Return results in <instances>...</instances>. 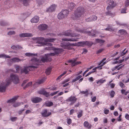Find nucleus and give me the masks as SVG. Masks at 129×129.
Masks as SVG:
<instances>
[{"label": "nucleus", "mask_w": 129, "mask_h": 129, "mask_svg": "<svg viewBox=\"0 0 129 129\" xmlns=\"http://www.w3.org/2000/svg\"><path fill=\"white\" fill-rule=\"evenodd\" d=\"M12 81L15 84L19 83V80L18 76L13 74H11L10 75V78L7 79L5 83L3 82L0 85V92H5L6 87L9 85Z\"/></svg>", "instance_id": "nucleus-1"}, {"label": "nucleus", "mask_w": 129, "mask_h": 129, "mask_svg": "<svg viewBox=\"0 0 129 129\" xmlns=\"http://www.w3.org/2000/svg\"><path fill=\"white\" fill-rule=\"evenodd\" d=\"M85 13L84 9L82 7H78L75 11L72 17L73 19H79L81 17H82Z\"/></svg>", "instance_id": "nucleus-2"}, {"label": "nucleus", "mask_w": 129, "mask_h": 129, "mask_svg": "<svg viewBox=\"0 0 129 129\" xmlns=\"http://www.w3.org/2000/svg\"><path fill=\"white\" fill-rule=\"evenodd\" d=\"M34 39V40L37 41L36 42L37 43L40 44L38 45L39 46L46 45V44L44 42H53L55 39L53 38L45 39L44 38L41 37L36 38H35Z\"/></svg>", "instance_id": "nucleus-3"}, {"label": "nucleus", "mask_w": 129, "mask_h": 129, "mask_svg": "<svg viewBox=\"0 0 129 129\" xmlns=\"http://www.w3.org/2000/svg\"><path fill=\"white\" fill-rule=\"evenodd\" d=\"M37 67L34 66H31L27 67H24L23 69H21V73H24L25 74H27L28 72L30 71H32L34 70L35 68Z\"/></svg>", "instance_id": "nucleus-4"}, {"label": "nucleus", "mask_w": 129, "mask_h": 129, "mask_svg": "<svg viewBox=\"0 0 129 129\" xmlns=\"http://www.w3.org/2000/svg\"><path fill=\"white\" fill-rule=\"evenodd\" d=\"M75 30L81 33L84 34H88L90 36H94L95 35V33L93 34H91V32L90 31H87L84 29H80L78 27H76Z\"/></svg>", "instance_id": "nucleus-5"}, {"label": "nucleus", "mask_w": 129, "mask_h": 129, "mask_svg": "<svg viewBox=\"0 0 129 129\" xmlns=\"http://www.w3.org/2000/svg\"><path fill=\"white\" fill-rule=\"evenodd\" d=\"M77 100L76 96H71L66 99V101L68 102H70V105H72L75 103Z\"/></svg>", "instance_id": "nucleus-6"}, {"label": "nucleus", "mask_w": 129, "mask_h": 129, "mask_svg": "<svg viewBox=\"0 0 129 129\" xmlns=\"http://www.w3.org/2000/svg\"><path fill=\"white\" fill-rule=\"evenodd\" d=\"M41 113L43 117H48L52 114L51 112H48V110L46 109L43 110Z\"/></svg>", "instance_id": "nucleus-7"}, {"label": "nucleus", "mask_w": 129, "mask_h": 129, "mask_svg": "<svg viewBox=\"0 0 129 129\" xmlns=\"http://www.w3.org/2000/svg\"><path fill=\"white\" fill-rule=\"evenodd\" d=\"M63 35L65 36H71L72 37H76L77 36L76 34L72 33V30H71L65 31Z\"/></svg>", "instance_id": "nucleus-8"}, {"label": "nucleus", "mask_w": 129, "mask_h": 129, "mask_svg": "<svg viewBox=\"0 0 129 129\" xmlns=\"http://www.w3.org/2000/svg\"><path fill=\"white\" fill-rule=\"evenodd\" d=\"M54 53H51L49 54V55L50 56H54L56 54L61 53L63 51L62 49L61 48H55L54 49Z\"/></svg>", "instance_id": "nucleus-9"}, {"label": "nucleus", "mask_w": 129, "mask_h": 129, "mask_svg": "<svg viewBox=\"0 0 129 129\" xmlns=\"http://www.w3.org/2000/svg\"><path fill=\"white\" fill-rule=\"evenodd\" d=\"M56 5L54 4L52 5L46 10V12H53L54 11L56 8Z\"/></svg>", "instance_id": "nucleus-10"}, {"label": "nucleus", "mask_w": 129, "mask_h": 129, "mask_svg": "<svg viewBox=\"0 0 129 129\" xmlns=\"http://www.w3.org/2000/svg\"><path fill=\"white\" fill-rule=\"evenodd\" d=\"M97 17L95 16H92L90 17L86 18V21H93L96 20L97 19Z\"/></svg>", "instance_id": "nucleus-11"}, {"label": "nucleus", "mask_w": 129, "mask_h": 129, "mask_svg": "<svg viewBox=\"0 0 129 129\" xmlns=\"http://www.w3.org/2000/svg\"><path fill=\"white\" fill-rule=\"evenodd\" d=\"M38 93L39 94L43 95L47 97L50 95L49 93L47 92L44 90H42L38 91Z\"/></svg>", "instance_id": "nucleus-12"}, {"label": "nucleus", "mask_w": 129, "mask_h": 129, "mask_svg": "<svg viewBox=\"0 0 129 129\" xmlns=\"http://www.w3.org/2000/svg\"><path fill=\"white\" fill-rule=\"evenodd\" d=\"M19 36L20 37H32L33 35L31 33H22L19 35Z\"/></svg>", "instance_id": "nucleus-13"}, {"label": "nucleus", "mask_w": 129, "mask_h": 129, "mask_svg": "<svg viewBox=\"0 0 129 129\" xmlns=\"http://www.w3.org/2000/svg\"><path fill=\"white\" fill-rule=\"evenodd\" d=\"M45 57H42L41 59V60L43 62L48 61L49 60V57L50 56L49 54H45Z\"/></svg>", "instance_id": "nucleus-14"}, {"label": "nucleus", "mask_w": 129, "mask_h": 129, "mask_svg": "<svg viewBox=\"0 0 129 129\" xmlns=\"http://www.w3.org/2000/svg\"><path fill=\"white\" fill-rule=\"evenodd\" d=\"M42 100V99L39 98H33L31 99V101L33 103H37L40 102Z\"/></svg>", "instance_id": "nucleus-15"}, {"label": "nucleus", "mask_w": 129, "mask_h": 129, "mask_svg": "<svg viewBox=\"0 0 129 129\" xmlns=\"http://www.w3.org/2000/svg\"><path fill=\"white\" fill-rule=\"evenodd\" d=\"M78 38H69V39H67V38H63L62 39V41H76L78 40Z\"/></svg>", "instance_id": "nucleus-16"}, {"label": "nucleus", "mask_w": 129, "mask_h": 129, "mask_svg": "<svg viewBox=\"0 0 129 129\" xmlns=\"http://www.w3.org/2000/svg\"><path fill=\"white\" fill-rule=\"evenodd\" d=\"M47 27V25L45 24H42L40 25L38 27V29L40 30H45Z\"/></svg>", "instance_id": "nucleus-17"}, {"label": "nucleus", "mask_w": 129, "mask_h": 129, "mask_svg": "<svg viewBox=\"0 0 129 129\" xmlns=\"http://www.w3.org/2000/svg\"><path fill=\"white\" fill-rule=\"evenodd\" d=\"M39 20V17L38 16H35L31 19L30 21L31 22L37 23L38 22Z\"/></svg>", "instance_id": "nucleus-18"}, {"label": "nucleus", "mask_w": 129, "mask_h": 129, "mask_svg": "<svg viewBox=\"0 0 129 129\" xmlns=\"http://www.w3.org/2000/svg\"><path fill=\"white\" fill-rule=\"evenodd\" d=\"M121 64H120L114 67L111 69V70L112 71H113L116 69H117L118 70H120L122 69L124 66V65H123L122 66H121Z\"/></svg>", "instance_id": "nucleus-19"}, {"label": "nucleus", "mask_w": 129, "mask_h": 129, "mask_svg": "<svg viewBox=\"0 0 129 129\" xmlns=\"http://www.w3.org/2000/svg\"><path fill=\"white\" fill-rule=\"evenodd\" d=\"M83 125L84 127L87 128L88 129L91 128L92 126L91 124H89L88 122L87 121H85L83 123Z\"/></svg>", "instance_id": "nucleus-20"}, {"label": "nucleus", "mask_w": 129, "mask_h": 129, "mask_svg": "<svg viewBox=\"0 0 129 129\" xmlns=\"http://www.w3.org/2000/svg\"><path fill=\"white\" fill-rule=\"evenodd\" d=\"M74 44L75 46H81L82 47L85 46V41H81L76 43Z\"/></svg>", "instance_id": "nucleus-21"}, {"label": "nucleus", "mask_w": 129, "mask_h": 129, "mask_svg": "<svg viewBox=\"0 0 129 129\" xmlns=\"http://www.w3.org/2000/svg\"><path fill=\"white\" fill-rule=\"evenodd\" d=\"M38 61L39 60L37 59V58L33 57L31 59L30 63H32L33 64H37Z\"/></svg>", "instance_id": "nucleus-22"}, {"label": "nucleus", "mask_w": 129, "mask_h": 129, "mask_svg": "<svg viewBox=\"0 0 129 129\" xmlns=\"http://www.w3.org/2000/svg\"><path fill=\"white\" fill-rule=\"evenodd\" d=\"M107 2L109 4V6L115 7L116 5V3L113 1L108 0L107 1Z\"/></svg>", "instance_id": "nucleus-23"}, {"label": "nucleus", "mask_w": 129, "mask_h": 129, "mask_svg": "<svg viewBox=\"0 0 129 129\" xmlns=\"http://www.w3.org/2000/svg\"><path fill=\"white\" fill-rule=\"evenodd\" d=\"M106 59V58H105L103 59L98 64L99 65H100L102 67L106 63H107V61L104 62Z\"/></svg>", "instance_id": "nucleus-24"}, {"label": "nucleus", "mask_w": 129, "mask_h": 129, "mask_svg": "<svg viewBox=\"0 0 129 129\" xmlns=\"http://www.w3.org/2000/svg\"><path fill=\"white\" fill-rule=\"evenodd\" d=\"M106 59V58H105L103 59L98 64L99 65H100L102 67L106 63H107V61L104 62Z\"/></svg>", "instance_id": "nucleus-25"}, {"label": "nucleus", "mask_w": 129, "mask_h": 129, "mask_svg": "<svg viewBox=\"0 0 129 129\" xmlns=\"http://www.w3.org/2000/svg\"><path fill=\"white\" fill-rule=\"evenodd\" d=\"M106 59V58H105L103 59L98 64L99 65H100L102 67L106 63H107V61L104 62Z\"/></svg>", "instance_id": "nucleus-26"}, {"label": "nucleus", "mask_w": 129, "mask_h": 129, "mask_svg": "<svg viewBox=\"0 0 129 129\" xmlns=\"http://www.w3.org/2000/svg\"><path fill=\"white\" fill-rule=\"evenodd\" d=\"M44 105L46 107H51L53 105V103L52 102L50 101H47L45 102Z\"/></svg>", "instance_id": "nucleus-27"}, {"label": "nucleus", "mask_w": 129, "mask_h": 129, "mask_svg": "<svg viewBox=\"0 0 129 129\" xmlns=\"http://www.w3.org/2000/svg\"><path fill=\"white\" fill-rule=\"evenodd\" d=\"M61 12L62 13V14L65 17H67L69 13V11L66 9L61 11Z\"/></svg>", "instance_id": "nucleus-28"}, {"label": "nucleus", "mask_w": 129, "mask_h": 129, "mask_svg": "<svg viewBox=\"0 0 129 129\" xmlns=\"http://www.w3.org/2000/svg\"><path fill=\"white\" fill-rule=\"evenodd\" d=\"M18 97V96L14 97L12 99L8 100L7 102L8 103H11L15 102L17 99Z\"/></svg>", "instance_id": "nucleus-29"}, {"label": "nucleus", "mask_w": 129, "mask_h": 129, "mask_svg": "<svg viewBox=\"0 0 129 129\" xmlns=\"http://www.w3.org/2000/svg\"><path fill=\"white\" fill-rule=\"evenodd\" d=\"M46 78H47L46 77H43L41 79H39L38 80L37 83L39 84L42 83L46 80Z\"/></svg>", "instance_id": "nucleus-30"}, {"label": "nucleus", "mask_w": 129, "mask_h": 129, "mask_svg": "<svg viewBox=\"0 0 129 129\" xmlns=\"http://www.w3.org/2000/svg\"><path fill=\"white\" fill-rule=\"evenodd\" d=\"M68 45H69L67 46L65 49L68 50H71L72 49V48L71 46L73 47L75 46V45L74 43L71 44L69 43V44H68Z\"/></svg>", "instance_id": "nucleus-31"}, {"label": "nucleus", "mask_w": 129, "mask_h": 129, "mask_svg": "<svg viewBox=\"0 0 129 129\" xmlns=\"http://www.w3.org/2000/svg\"><path fill=\"white\" fill-rule=\"evenodd\" d=\"M77 58H73L72 59L68 60V62L69 63H71L72 64V66H73L74 64H75V62L77 60Z\"/></svg>", "instance_id": "nucleus-32"}, {"label": "nucleus", "mask_w": 129, "mask_h": 129, "mask_svg": "<svg viewBox=\"0 0 129 129\" xmlns=\"http://www.w3.org/2000/svg\"><path fill=\"white\" fill-rule=\"evenodd\" d=\"M11 60H12V62H18L19 61H21V60L17 57L13 58H12Z\"/></svg>", "instance_id": "nucleus-33"}, {"label": "nucleus", "mask_w": 129, "mask_h": 129, "mask_svg": "<svg viewBox=\"0 0 129 129\" xmlns=\"http://www.w3.org/2000/svg\"><path fill=\"white\" fill-rule=\"evenodd\" d=\"M68 6L69 9L72 10L75 7V4L73 3H70L68 4Z\"/></svg>", "instance_id": "nucleus-34"}, {"label": "nucleus", "mask_w": 129, "mask_h": 129, "mask_svg": "<svg viewBox=\"0 0 129 129\" xmlns=\"http://www.w3.org/2000/svg\"><path fill=\"white\" fill-rule=\"evenodd\" d=\"M21 2H22L23 5L25 6H27L28 5L29 0H20Z\"/></svg>", "instance_id": "nucleus-35"}, {"label": "nucleus", "mask_w": 129, "mask_h": 129, "mask_svg": "<svg viewBox=\"0 0 129 129\" xmlns=\"http://www.w3.org/2000/svg\"><path fill=\"white\" fill-rule=\"evenodd\" d=\"M68 44H69V42H63L62 43L60 44L61 46L65 49L67 46H68Z\"/></svg>", "instance_id": "nucleus-36"}, {"label": "nucleus", "mask_w": 129, "mask_h": 129, "mask_svg": "<svg viewBox=\"0 0 129 129\" xmlns=\"http://www.w3.org/2000/svg\"><path fill=\"white\" fill-rule=\"evenodd\" d=\"M26 56L29 57L30 56H37V55L36 54L31 53H25Z\"/></svg>", "instance_id": "nucleus-37"}, {"label": "nucleus", "mask_w": 129, "mask_h": 129, "mask_svg": "<svg viewBox=\"0 0 129 129\" xmlns=\"http://www.w3.org/2000/svg\"><path fill=\"white\" fill-rule=\"evenodd\" d=\"M57 17L59 19H61L65 17L62 14V13L60 12L57 15Z\"/></svg>", "instance_id": "nucleus-38"}, {"label": "nucleus", "mask_w": 129, "mask_h": 129, "mask_svg": "<svg viewBox=\"0 0 129 129\" xmlns=\"http://www.w3.org/2000/svg\"><path fill=\"white\" fill-rule=\"evenodd\" d=\"M105 14L106 15H109L112 17L114 16L115 15L114 14L111 13V11H108V12H106Z\"/></svg>", "instance_id": "nucleus-39"}, {"label": "nucleus", "mask_w": 129, "mask_h": 129, "mask_svg": "<svg viewBox=\"0 0 129 129\" xmlns=\"http://www.w3.org/2000/svg\"><path fill=\"white\" fill-rule=\"evenodd\" d=\"M106 81V80H103L102 79H100L97 81L96 83L98 84H100V85H101Z\"/></svg>", "instance_id": "nucleus-40"}, {"label": "nucleus", "mask_w": 129, "mask_h": 129, "mask_svg": "<svg viewBox=\"0 0 129 129\" xmlns=\"http://www.w3.org/2000/svg\"><path fill=\"white\" fill-rule=\"evenodd\" d=\"M93 43L91 42L88 41H85V46L87 45L89 46H91L92 45Z\"/></svg>", "instance_id": "nucleus-41"}, {"label": "nucleus", "mask_w": 129, "mask_h": 129, "mask_svg": "<svg viewBox=\"0 0 129 129\" xmlns=\"http://www.w3.org/2000/svg\"><path fill=\"white\" fill-rule=\"evenodd\" d=\"M51 68H49L46 69L45 73L47 75H49L51 72Z\"/></svg>", "instance_id": "nucleus-42"}, {"label": "nucleus", "mask_w": 129, "mask_h": 129, "mask_svg": "<svg viewBox=\"0 0 129 129\" xmlns=\"http://www.w3.org/2000/svg\"><path fill=\"white\" fill-rule=\"evenodd\" d=\"M10 57L8 55H6L4 54H2L0 55V58L3 57L5 58H10Z\"/></svg>", "instance_id": "nucleus-43"}, {"label": "nucleus", "mask_w": 129, "mask_h": 129, "mask_svg": "<svg viewBox=\"0 0 129 129\" xmlns=\"http://www.w3.org/2000/svg\"><path fill=\"white\" fill-rule=\"evenodd\" d=\"M109 92L111 97L113 98L114 96L115 93L114 91L111 90L109 91Z\"/></svg>", "instance_id": "nucleus-44"}, {"label": "nucleus", "mask_w": 129, "mask_h": 129, "mask_svg": "<svg viewBox=\"0 0 129 129\" xmlns=\"http://www.w3.org/2000/svg\"><path fill=\"white\" fill-rule=\"evenodd\" d=\"M96 42L97 43H99L100 44L103 43H104L105 41L101 40L100 39H97L96 40Z\"/></svg>", "instance_id": "nucleus-45"}, {"label": "nucleus", "mask_w": 129, "mask_h": 129, "mask_svg": "<svg viewBox=\"0 0 129 129\" xmlns=\"http://www.w3.org/2000/svg\"><path fill=\"white\" fill-rule=\"evenodd\" d=\"M119 32L121 35L126 34V31L123 29L119 30Z\"/></svg>", "instance_id": "nucleus-46"}, {"label": "nucleus", "mask_w": 129, "mask_h": 129, "mask_svg": "<svg viewBox=\"0 0 129 129\" xmlns=\"http://www.w3.org/2000/svg\"><path fill=\"white\" fill-rule=\"evenodd\" d=\"M16 70V72L15 71V73H18L20 69H21V67L18 65H17L15 66V67Z\"/></svg>", "instance_id": "nucleus-47"}, {"label": "nucleus", "mask_w": 129, "mask_h": 129, "mask_svg": "<svg viewBox=\"0 0 129 129\" xmlns=\"http://www.w3.org/2000/svg\"><path fill=\"white\" fill-rule=\"evenodd\" d=\"M119 85L122 88H124L126 87L125 85L122 82H120Z\"/></svg>", "instance_id": "nucleus-48"}, {"label": "nucleus", "mask_w": 129, "mask_h": 129, "mask_svg": "<svg viewBox=\"0 0 129 129\" xmlns=\"http://www.w3.org/2000/svg\"><path fill=\"white\" fill-rule=\"evenodd\" d=\"M32 84V83L31 82H29L24 87H23L24 89H25L28 86L31 85Z\"/></svg>", "instance_id": "nucleus-49"}, {"label": "nucleus", "mask_w": 129, "mask_h": 129, "mask_svg": "<svg viewBox=\"0 0 129 129\" xmlns=\"http://www.w3.org/2000/svg\"><path fill=\"white\" fill-rule=\"evenodd\" d=\"M81 93L82 94H85V95L86 96H87L88 94V91L87 89L85 91H82Z\"/></svg>", "instance_id": "nucleus-50"}, {"label": "nucleus", "mask_w": 129, "mask_h": 129, "mask_svg": "<svg viewBox=\"0 0 129 129\" xmlns=\"http://www.w3.org/2000/svg\"><path fill=\"white\" fill-rule=\"evenodd\" d=\"M7 24V23L4 21H2L0 22V25L1 26H5Z\"/></svg>", "instance_id": "nucleus-51"}, {"label": "nucleus", "mask_w": 129, "mask_h": 129, "mask_svg": "<svg viewBox=\"0 0 129 129\" xmlns=\"http://www.w3.org/2000/svg\"><path fill=\"white\" fill-rule=\"evenodd\" d=\"M82 116V111L81 110L80 112L78 113V117L79 118H80Z\"/></svg>", "instance_id": "nucleus-52"}, {"label": "nucleus", "mask_w": 129, "mask_h": 129, "mask_svg": "<svg viewBox=\"0 0 129 129\" xmlns=\"http://www.w3.org/2000/svg\"><path fill=\"white\" fill-rule=\"evenodd\" d=\"M126 50V49H124L123 51V52L121 53V56H124L125 55L127 52V50H126Z\"/></svg>", "instance_id": "nucleus-53"}, {"label": "nucleus", "mask_w": 129, "mask_h": 129, "mask_svg": "<svg viewBox=\"0 0 129 129\" xmlns=\"http://www.w3.org/2000/svg\"><path fill=\"white\" fill-rule=\"evenodd\" d=\"M112 81V80L109 82L110 85V87L112 88H114L115 84L114 83H111Z\"/></svg>", "instance_id": "nucleus-54"}, {"label": "nucleus", "mask_w": 129, "mask_h": 129, "mask_svg": "<svg viewBox=\"0 0 129 129\" xmlns=\"http://www.w3.org/2000/svg\"><path fill=\"white\" fill-rule=\"evenodd\" d=\"M21 103H15L14 104L13 106L15 107H17L21 105ZM21 103L23 104V103Z\"/></svg>", "instance_id": "nucleus-55"}, {"label": "nucleus", "mask_w": 129, "mask_h": 129, "mask_svg": "<svg viewBox=\"0 0 129 129\" xmlns=\"http://www.w3.org/2000/svg\"><path fill=\"white\" fill-rule=\"evenodd\" d=\"M114 7L108 6L107 7V10L108 11H109L111 9H112Z\"/></svg>", "instance_id": "nucleus-56"}, {"label": "nucleus", "mask_w": 129, "mask_h": 129, "mask_svg": "<svg viewBox=\"0 0 129 129\" xmlns=\"http://www.w3.org/2000/svg\"><path fill=\"white\" fill-rule=\"evenodd\" d=\"M67 122L68 124L70 125L72 122V120L70 118L68 119L67 120Z\"/></svg>", "instance_id": "nucleus-57"}, {"label": "nucleus", "mask_w": 129, "mask_h": 129, "mask_svg": "<svg viewBox=\"0 0 129 129\" xmlns=\"http://www.w3.org/2000/svg\"><path fill=\"white\" fill-rule=\"evenodd\" d=\"M15 32L14 31H10L8 32V35H12L15 34Z\"/></svg>", "instance_id": "nucleus-58"}, {"label": "nucleus", "mask_w": 129, "mask_h": 129, "mask_svg": "<svg viewBox=\"0 0 129 129\" xmlns=\"http://www.w3.org/2000/svg\"><path fill=\"white\" fill-rule=\"evenodd\" d=\"M126 8H124L122 9L121 10V13H125L126 12Z\"/></svg>", "instance_id": "nucleus-59"}, {"label": "nucleus", "mask_w": 129, "mask_h": 129, "mask_svg": "<svg viewBox=\"0 0 129 129\" xmlns=\"http://www.w3.org/2000/svg\"><path fill=\"white\" fill-rule=\"evenodd\" d=\"M122 81L123 83H127L129 82V78H128L126 80H125V79L122 80Z\"/></svg>", "instance_id": "nucleus-60"}, {"label": "nucleus", "mask_w": 129, "mask_h": 129, "mask_svg": "<svg viewBox=\"0 0 129 129\" xmlns=\"http://www.w3.org/2000/svg\"><path fill=\"white\" fill-rule=\"evenodd\" d=\"M17 118L16 117H12L11 118V119L12 121H16Z\"/></svg>", "instance_id": "nucleus-61"}, {"label": "nucleus", "mask_w": 129, "mask_h": 129, "mask_svg": "<svg viewBox=\"0 0 129 129\" xmlns=\"http://www.w3.org/2000/svg\"><path fill=\"white\" fill-rule=\"evenodd\" d=\"M103 50V49H100L98 50L96 52V53L97 54H99L102 52V51Z\"/></svg>", "instance_id": "nucleus-62"}, {"label": "nucleus", "mask_w": 129, "mask_h": 129, "mask_svg": "<svg viewBox=\"0 0 129 129\" xmlns=\"http://www.w3.org/2000/svg\"><path fill=\"white\" fill-rule=\"evenodd\" d=\"M125 118L127 120H129V115L127 113L125 114Z\"/></svg>", "instance_id": "nucleus-63"}, {"label": "nucleus", "mask_w": 129, "mask_h": 129, "mask_svg": "<svg viewBox=\"0 0 129 129\" xmlns=\"http://www.w3.org/2000/svg\"><path fill=\"white\" fill-rule=\"evenodd\" d=\"M129 5V0H126L125 3V6L127 7Z\"/></svg>", "instance_id": "nucleus-64"}]
</instances>
